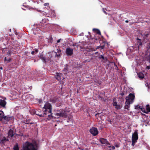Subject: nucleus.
<instances>
[{
	"mask_svg": "<svg viewBox=\"0 0 150 150\" xmlns=\"http://www.w3.org/2000/svg\"><path fill=\"white\" fill-rule=\"evenodd\" d=\"M13 149L14 150H19L18 146L17 143L16 144V145L14 146Z\"/></svg>",
	"mask_w": 150,
	"mask_h": 150,
	"instance_id": "24",
	"label": "nucleus"
},
{
	"mask_svg": "<svg viewBox=\"0 0 150 150\" xmlns=\"http://www.w3.org/2000/svg\"><path fill=\"white\" fill-rule=\"evenodd\" d=\"M148 35H149L148 34H144V35L143 36V37L145 39L146 38H147L148 37Z\"/></svg>",
	"mask_w": 150,
	"mask_h": 150,
	"instance_id": "41",
	"label": "nucleus"
},
{
	"mask_svg": "<svg viewBox=\"0 0 150 150\" xmlns=\"http://www.w3.org/2000/svg\"><path fill=\"white\" fill-rule=\"evenodd\" d=\"M146 69H150V66H148L146 67Z\"/></svg>",
	"mask_w": 150,
	"mask_h": 150,
	"instance_id": "45",
	"label": "nucleus"
},
{
	"mask_svg": "<svg viewBox=\"0 0 150 150\" xmlns=\"http://www.w3.org/2000/svg\"><path fill=\"white\" fill-rule=\"evenodd\" d=\"M22 8V9H23V10H25V9H24V8Z\"/></svg>",
	"mask_w": 150,
	"mask_h": 150,
	"instance_id": "64",
	"label": "nucleus"
},
{
	"mask_svg": "<svg viewBox=\"0 0 150 150\" xmlns=\"http://www.w3.org/2000/svg\"><path fill=\"white\" fill-rule=\"evenodd\" d=\"M76 43H74L73 45L72 46L74 47H76L77 48H78V47H80L81 49H83L84 47L83 46L81 45L80 44H79L77 45H76Z\"/></svg>",
	"mask_w": 150,
	"mask_h": 150,
	"instance_id": "17",
	"label": "nucleus"
},
{
	"mask_svg": "<svg viewBox=\"0 0 150 150\" xmlns=\"http://www.w3.org/2000/svg\"><path fill=\"white\" fill-rule=\"evenodd\" d=\"M103 55H104V54H103V55H100L99 57H98V58L99 59H104V57L103 56Z\"/></svg>",
	"mask_w": 150,
	"mask_h": 150,
	"instance_id": "38",
	"label": "nucleus"
},
{
	"mask_svg": "<svg viewBox=\"0 0 150 150\" xmlns=\"http://www.w3.org/2000/svg\"><path fill=\"white\" fill-rule=\"evenodd\" d=\"M43 109L44 110V114L47 115V114L51 113L52 106L49 103H46Z\"/></svg>",
	"mask_w": 150,
	"mask_h": 150,
	"instance_id": "3",
	"label": "nucleus"
},
{
	"mask_svg": "<svg viewBox=\"0 0 150 150\" xmlns=\"http://www.w3.org/2000/svg\"><path fill=\"white\" fill-rule=\"evenodd\" d=\"M90 133L93 136L97 135L98 133L97 128L95 127H92L89 130Z\"/></svg>",
	"mask_w": 150,
	"mask_h": 150,
	"instance_id": "6",
	"label": "nucleus"
},
{
	"mask_svg": "<svg viewBox=\"0 0 150 150\" xmlns=\"http://www.w3.org/2000/svg\"><path fill=\"white\" fill-rule=\"evenodd\" d=\"M111 147L112 148V150H114L115 149V147L114 146H111Z\"/></svg>",
	"mask_w": 150,
	"mask_h": 150,
	"instance_id": "49",
	"label": "nucleus"
},
{
	"mask_svg": "<svg viewBox=\"0 0 150 150\" xmlns=\"http://www.w3.org/2000/svg\"><path fill=\"white\" fill-rule=\"evenodd\" d=\"M135 95L134 93H130L128 96L126 98V100H129V101L131 102V103H132L135 98Z\"/></svg>",
	"mask_w": 150,
	"mask_h": 150,
	"instance_id": "5",
	"label": "nucleus"
},
{
	"mask_svg": "<svg viewBox=\"0 0 150 150\" xmlns=\"http://www.w3.org/2000/svg\"><path fill=\"white\" fill-rule=\"evenodd\" d=\"M49 3H45L44 4V5L45 6H47L48 5H49Z\"/></svg>",
	"mask_w": 150,
	"mask_h": 150,
	"instance_id": "48",
	"label": "nucleus"
},
{
	"mask_svg": "<svg viewBox=\"0 0 150 150\" xmlns=\"http://www.w3.org/2000/svg\"><path fill=\"white\" fill-rule=\"evenodd\" d=\"M22 150H38L37 148L32 143L26 142L22 147Z\"/></svg>",
	"mask_w": 150,
	"mask_h": 150,
	"instance_id": "2",
	"label": "nucleus"
},
{
	"mask_svg": "<svg viewBox=\"0 0 150 150\" xmlns=\"http://www.w3.org/2000/svg\"><path fill=\"white\" fill-rule=\"evenodd\" d=\"M141 106L139 105H137L135 106V109L139 110L141 108Z\"/></svg>",
	"mask_w": 150,
	"mask_h": 150,
	"instance_id": "39",
	"label": "nucleus"
},
{
	"mask_svg": "<svg viewBox=\"0 0 150 150\" xmlns=\"http://www.w3.org/2000/svg\"><path fill=\"white\" fill-rule=\"evenodd\" d=\"M11 61V59L10 58H9L8 59H6V57H5L4 58V61H7V62H10Z\"/></svg>",
	"mask_w": 150,
	"mask_h": 150,
	"instance_id": "34",
	"label": "nucleus"
},
{
	"mask_svg": "<svg viewBox=\"0 0 150 150\" xmlns=\"http://www.w3.org/2000/svg\"><path fill=\"white\" fill-rule=\"evenodd\" d=\"M137 40H138L137 45H139V46H141L142 45V44L141 42V39L139 38H137Z\"/></svg>",
	"mask_w": 150,
	"mask_h": 150,
	"instance_id": "25",
	"label": "nucleus"
},
{
	"mask_svg": "<svg viewBox=\"0 0 150 150\" xmlns=\"http://www.w3.org/2000/svg\"><path fill=\"white\" fill-rule=\"evenodd\" d=\"M38 51V49H35L33 50L31 52V54L34 55L35 54H37Z\"/></svg>",
	"mask_w": 150,
	"mask_h": 150,
	"instance_id": "23",
	"label": "nucleus"
},
{
	"mask_svg": "<svg viewBox=\"0 0 150 150\" xmlns=\"http://www.w3.org/2000/svg\"><path fill=\"white\" fill-rule=\"evenodd\" d=\"M104 13H106V12H105V11H104Z\"/></svg>",
	"mask_w": 150,
	"mask_h": 150,
	"instance_id": "60",
	"label": "nucleus"
},
{
	"mask_svg": "<svg viewBox=\"0 0 150 150\" xmlns=\"http://www.w3.org/2000/svg\"><path fill=\"white\" fill-rule=\"evenodd\" d=\"M134 144H132V145H134Z\"/></svg>",
	"mask_w": 150,
	"mask_h": 150,
	"instance_id": "61",
	"label": "nucleus"
},
{
	"mask_svg": "<svg viewBox=\"0 0 150 150\" xmlns=\"http://www.w3.org/2000/svg\"><path fill=\"white\" fill-rule=\"evenodd\" d=\"M30 120H26L25 121V124H33V122H30Z\"/></svg>",
	"mask_w": 150,
	"mask_h": 150,
	"instance_id": "30",
	"label": "nucleus"
},
{
	"mask_svg": "<svg viewBox=\"0 0 150 150\" xmlns=\"http://www.w3.org/2000/svg\"><path fill=\"white\" fill-rule=\"evenodd\" d=\"M0 69H2V67H1L0 68Z\"/></svg>",
	"mask_w": 150,
	"mask_h": 150,
	"instance_id": "62",
	"label": "nucleus"
},
{
	"mask_svg": "<svg viewBox=\"0 0 150 150\" xmlns=\"http://www.w3.org/2000/svg\"><path fill=\"white\" fill-rule=\"evenodd\" d=\"M125 93L124 92H122L120 93V95H121L122 96H123L124 95Z\"/></svg>",
	"mask_w": 150,
	"mask_h": 150,
	"instance_id": "44",
	"label": "nucleus"
},
{
	"mask_svg": "<svg viewBox=\"0 0 150 150\" xmlns=\"http://www.w3.org/2000/svg\"><path fill=\"white\" fill-rule=\"evenodd\" d=\"M56 53V54L55 55V56L56 57H60V54L59 53H58L57 52H55Z\"/></svg>",
	"mask_w": 150,
	"mask_h": 150,
	"instance_id": "37",
	"label": "nucleus"
},
{
	"mask_svg": "<svg viewBox=\"0 0 150 150\" xmlns=\"http://www.w3.org/2000/svg\"><path fill=\"white\" fill-rule=\"evenodd\" d=\"M57 53L60 54H61V50L60 49H57Z\"/></svg>",
	"mask_w": 150,
	"mask_h": 150,
	"instance_id": "42",
	"label": "nucleus"
},
{
	"mask_svg": "<svg viewBox=\"0 0 150 150\" xmlns=\"http://www.w3.org/2000/svg\"><path fill=\"white\" fill-rule=\"evenodd\" d=\"M147 87H148V89H150V88L149 87V86L148 85V84H147Z\"/></svg>",
	"mask_w": 150,
	"mask_h": 150,
	"instance_id": "53",
	"label": "nucleus"
},
{
	"mask_svg": "<svg viewBox=\"0 0 150 150\" xmlns=\"http://www.w3.org/2000/svg\"><path fill=\"white\" fill-rule=\"evenodd\" d=\"M128 22H129V21H127V20H126V21H125V22L126 23H128Z\"/></svg>",
	"mask_w": 150,
	"mask_h": 150,
	"instance_id": "56",
	"label": "nucleus"
},
{
	"mask_svg": "<svg viewBox=\"0 0 150 150\" xmlns=\"http://www.w3.org/2000/svg\"><path fill=\"white\" fill-rule=\"evenodd\" d=\"M69 120H67V122H69Z\"/></svg>",
	"mask_w": 150,
	"mask_h": 150,
	"instance_id": "63",
	"label": "nucleus"
},
{
	"mask_svg": "<svg viewBox=\"0 0 150 150\" xmlns=\"http://www.w3.org/2000/svg\"><path fill=\"white\" fill-rule=\"evenodd\" d=\"M7 54H6V55H5V56H6L7 55L8 56H10L12 52L10 50H9L7 49Z\"/></svg>",
	"mask_w": 150,
	"mask_h": 150,
	"instance_id": "26",
	"label": "nucleus"
},
{
	"mask_svg": "<svg viewBox=\"0 0 150 150\" xmlns=\"http://www.w3.org/2000/svg\"><path fill=\"white\" fill-rule=\"evenodd\" d=\"M115 146L116 147H119V146L118 145L116 144L115 145Z\"/></svg>",
	"mask_w": 150,
	"mask_h": 150,
	"instance_id": "51",
	"label": "nucleus"
},
{
	"mask_svg": "<svg viewBox=\"0 0 150 150\" xmlns=\"http://www.w3.org/2000/svg\"><path fill=\"white\" fill-rule=\"evenodd\" d=\"M147 61L150 63V54L147 57Z\"/></svg>",
	"mask_w": 150,
	"mask_h": 150,
	"instance_id": "35",
	"label": "nucleus"
},
{
	"mask_svg": "<svg viewBox=\"0 0 150 150\" xmlns=\"http://www.w3.org/2000/svg\"><path fill=\"white\" fill-rule=\"evenodd\" d=\"M99 114H100L99 113H97L95 115H96V116L97 115H99Z\"/></svg>",
	"mask_w": 150,
	"mask_h": 150,
	"instance_id": "54",
	"label": "nucleus"
},
{
	"mask_svg": "<svg viewBox=\"0 0 150 150\" xmlns=\"http://www.w3.org/2000/svg\"><path fill=\"white\" fill-rule=\"evenodd\" d=\"M147 50H149L150 49V45H149L147 47Z\"/></svg>",
	"mask_w": 150,
	"mask_h": 150,
	"instance_id": "46",
	"label": "nucleus"
},
{
	"mask_svg": "<svg viewBox=\"0 0 150 150\" xmlns=\"http://www.w3.org/2000/svg\"><path fill=\"white\" fill-rule=\"evenodd\" d=\"M60 40H61V39L58 40L57 41V42L59 43L60 42Z\"/></svg>",
	"mask_w": 150,
	"mask_h": 150,
	"instance_id": "50",
	"label": "nucleus"
},
{
	"mask_svg": "<svg viewBox=\"0 0 150 150\" xmlns=\"http://www.w3.org/2000/svg\"><path fill=\"white\" fill-rule=\"evenodd\" d=\"M48 19L46 18L43 19L42 21V23L43 24L42 26L44 28H45L46 27V23H47Z\"/></svg>",
	"mask_w": 150,
	"mask_h": 150,
	"instance_id": "13",
	"label": "nucleus"
},
{
	"mask_svg": "<svg viewBox=\"0 0 150 150\" xmlns=\"http://www.w3.org/2000/svg\"><path fill=\"white\" fill-rule=\"evenodd\" d=\"M99 140L102 144L110 145V144L108 142V141L106 139L103 138H100Z\"/></svg>",
	"mask_w": 150,
	"mask_h": 150,
	"instance_id": "9",
	"label": "nucleus"
},
{
	"mask_svg": "<svg viewBox=\"0 0 150 150\" xmlns=\"http://www.w3.org/2000/svg\"><path fill=\"white\" fill-rule=\"evenodd\" d=\"M40 58L44 62H46V58L44 57L42 55H40Z\"/></svg>",
	"mask_w": 150,
	"mask_h": 150,
	"instance_id": "21",
	"label": "nucleus"
},
{
	"mask_svg": "<svg viewBox=\"0 0 150 150\" xmlns=\"http://www.w3.org/2000/svg\"><path fill=\"white\" fill-rule=\"evenodd\" d=\"M104 46H103L102 47V48L103 49L104 48Z\"/></svg>",
	"mask_w": 150,
	"mask_h": 150,
	"instance_id": "58",
	"label": "nucleus"
},
{
	"mask_svg": "<svg viewBox=\"0 0 150 150\" xmlns=\"http://www.w3.org/2000/svg\"><path fill=\"white\" fill-rule=\"evenodd\" d=\"M8 137H12L14 135L13 131L12 129H10L8 132Z\"/></svg>",
	"mask_w": 150,
	"mask_h": 150,
	"instance_id": "14",
	"label": "nucleus"
},
{
	"mask_svg": "<svg viewBox=\"0 0 150 150\" xmlns=\"http://www.w3.org/2000/svg\"><path fill=\"white\" fill-rule=\"evenodd\" d=\"M7 48H4L2 50V53H4L6 52L7 51Z\"/></svg>",
	"mask_w": 150,
	"mask_h": 150,
	"instance_id": "33",
	"label": "nucleus"
},
{
	"mask_svg": "<svg viewBox=\"0 0 150 150\" xmlns=\"http://www.w3.org/2000/svg\"><path fill=\"white\" fill-rule=\"evenodd\" d=\"M138 77L141 79H143L144 78V75L142 73H139L137 74Z\"/></svg>",
	"mask_w": 150,
	"mask_h": 150,
	"instance_id": "19",
	"label": "nucleus"
},
{
	"mask_svg": "<svg viewBox=\"0 0 150 150\" xmlns=\"http://www.w3.org/2000/svg\"><path fill=\"white\" fill-rule=\"evenodd\" d=\"M113 103H112L113 105L114 106H116L117 105V102L116 101V99L115 98L113 99Z\"/></svg>",
	"mask_w": 150,
	"mask_h": 150,
	"instance_id": "29",
	"label": "nucleus"
},
{
	"mask_svg": "<svg viewBox=\"0 0 150 150\" xmlns=\"http://www.w3.org/2000/svg\"><path fill=\"white\" fill-rule=\"evenodd\" d=\"M115 108L117 109L118 110L120 109L121 107L120 105H117L116 106H115Z\"/></svg>",
	"mask_w": 150,
	"mask_h": 150,
	"instance_id": "36",
	"label": "nucleus"
},
{
	"mask_svg": "<svg viewBox=\"0 0 150 150\" xmlns=\"http://www.w3.org/2000/svg\"><path fill=\"white\" fill-rule=\"evenodd\" d=\"M35 114H36V115H38V116L39 115V114H37V113H36Z\"/></svg>",
	"mask_w": 150,
	"mask_h": 150,
	"instance_id": "59",
	"label": "nucleus"
},
{
	"mask_svg": "<svg viewBox=\"0 0 150 150\" xmlns=\"http://www.w3.org/2000/svg\"><path fill=\"white\" fill-rule=\"evenodd\" d=\"M99 55V53L98 52H96L95 53V57H97Z\"/></svg>",
	"mask_w": 150,
	"mask_h": 150,
	"instance_id": "40",
	"label": "nucleus"
},
{
	"mask_svg": "<svg viewBox=\"0 0 150 150\" xmlns=\"http://www.w3.org/2000/svg\"><path fill=\"white\" fill-rule=\"evenodd\" d=\"M94 82L95 83L98 84L99 85H100L101 83V81L98 79H96L95 80H94Z\"/></svg>",
	"mask_w": 150,
	"mask_h": 150,
	"instance_id": "22",
	"label": "nucleus"
},
{
	"mask_svg": "<svg viewBox=\"0 0 150 150\" xmlns=\"http://www.w3.org/2000/svg\"><path fill=\"white\" fill-rule=\"evenodd\" d=\"M51 114L50 115H48V117H49L50 118H51V117H52V115H51L52 114V113H50Z\"/></svg>",
	"mask_w": 150,
	"mask_h": 150,
	"instance_id": "43",
	"label": "nucleus"
},
{
	"mask_svg": "<svg viewBox=\"0 0 150 150\" xmlns=\"http://www.w3.org/2000/svg\"><path fill=\"white\" fill-rule=\"evenodd\" d=\"M23 6L25 8H28V9L30 10H31L34 9L33 8L30 7L28 5H23Z\"/></svg>",
	"mask_w": 150,
	"mask_h": 150,
	"instance_id": "27",
	"label": "nucleus"
},
{
	"mask_svg": "<svg viewBox=\"0 0 150 150\" xmlns=\"http://www.w3.org/2000/svg\"><path fill=\"white\" fill-rule=\"evenodd\" d=\"M0 140L1 141L0 144H4L6 142L9 141V139H6L5 137H3L2 139L1 138Z\"/></svg>",
	"mask_w": 150,
	"mask_h": 150,
	"instance_id": "11",
	"label": "nucleus"
},
{
	"mask_svg": "<svg viewBox=\"0 0 150 150\" xmlns=\"http://www.w3.org/2000/svg\"><path fill=\"white\" fill-rule=\"evenodd\" d=\"M3 120L6 121H9L11 120V117L9 116H4L3 118Z\"/></svg>",
	"mask_w": 150,
	"mask_h": 150,
	"instance_id": "20",
	"label": "nucleus"
},
{
	"mask_svg": "<svg viewBox=\"0 0 150 150\" xmlns=\"http://www.w3.org/2000/svg\"><path fill=\"white\" fill-rule=\"evenodd\" d=\"M131 104V102L129 101V100H127L125 102V105L124 107V108L127 109L128 111L129 110V108L130 106V104Z\"/></svg>",
	"mask_w": 150,
	"mask_h": 150,
	"instance_id": "10",
	"label": "nucleus"
},
{
	"mask_svg": "<svg viewBox=\"0 0 150 150\" xmlns=\"http://www.w3.org/2000/svg\"><path fill=\"white\" fill-rule=\"evenodd\" d=\"M54 114L55 118H58L59 117L66 118L67 116L68 113L65 109H61L55 112Z\"/></svg>",
	"mask_w": 150,
	"mask_h": 150,
	"instance_id": "1",
	"label": "nucleus"
},
{
	"mask_svg": "<svg viewBox=\"0 0 150 150\" xmlns=\"http://www.w3.org/2000/svg\"><path fill=\"white\" fill-rule=\"evenodd\" d=\"M40 117H42L43 116V115L42 114L39 115Z\"/></svg>",
	"mask_w": 150,
	"mask_h": 150,
	"instance_id": "52",
	"label": "nucleus"
},
{
	"mask_svg": "<svg viewBox=\"0 0 150 150\" xmlns=\"http://www.w3.org/2000/svg\"><path fill=\"white\" fill-rule=\"evenodd\" d=\"M146 110L148 112H150V106L149 105L147 104L146 105Z\"/></svg>",
	"mask_w": 150,
	"mask_h": 150,
	"instance_id": "28",
	"label": "nucleus"
},
{
	"mask_svg": "<svg viewBox=\"0 0 150 150\" xmlns=\"http://www.w3.org/2000/svg\"><path fill=\"white\" fill-rule=\"evenodd\" d=\"M70 67L67 64L65 65L64 68L63 70L64 73L65 74H67L69 72H71V71L70 69Z\"/></svg>",
	"mask_w": 150,
	"mask_h": 150,
	"instance_id": "8",
	"label": "nucleus"
},
{
	"mask_svg": "<svg viewBox=\"0 0 150 150\" xmlns=\"http://www.w3.org/2000/svg\"><path fill=\"white\" fill-rule=\"evenodd\" d=\"M78 49V48H77L76 47H74V50L75 51H76Z\"/></svg>",
	"mask_w": 150,
	"mask_h": 150,
	"instance_id": "47",
	"label": "nucleus"
},
{
	"mask_svg": "<svg viewBox=\"0 0 150 150\" xmlns=\"http://www.w3.org/2000/svg\"><path fill=\"white\" fill-rule=\"evenodd\" d=\"M4 116V112L0 110V121H2Z\"/></svg>",
	"mask_w": 150,
	"mask_h": 150,
	"instance_id": "15",
	"label": "nucleus"
},
{
	"mask_svg": "<svg viewBox=\"0 0 150 150\" xmlns=\"http://www.w3.org/2000/svg\"><path fill=\"white\" fill-rule=\"evenodd\" d=\"M140 109L142 111L144 112V113H148V112L147 111H145V109L144 108H141H141Z\"/></svg>",
	"mask_w": 150,
	"mask_h": 150,
	"instance_id": "32",
	"label": "nucleus"
},
{
	"mask_svg": "<svg viewBox=\"0 0 150 150\" xmlns=\"http://www.w3.org/2000/svg\"><path fill=\"white\" fill-rule=\"evenodd\" d=\"M50 58H51L52 57V54L50 55Z\"/></svg>",
	"mask_w": 150,
	"mask_h": 150,
	"instance_id": "57",
	"label": "nucleus"
},
{
	"mask_svg": "<svg viewBox=\"0 0 150 150\" xmlns=\"http://www.w3.org/2000/svg\"><path fill=\"white\" fill-rule=\"evenodd\" d=\"M109 145V146H108V147L109 148L111 147V146H110V145Z\"/></svg>",
	"mask_w": 150,
	"mask_h": 150,
	"instance_id": "55",
	"label": "nucleus"
},
{
	"mask_svg": "<svg viewBox=\"0 0 150 150\" xmlns=\"http://www.w3.org/2000/svg\"><path fill=\"white\" fill-rule=\"evenodd\" d=\"M73 49L69 47L66 49V53L68 56H71L73 54Z\"/></svg>",
	"mask_w": 150,
	"mask_h": 150,
	"instance_id": "7",
	"label": "nucleus"
},
{
	"mask_svg": "<svg viewBox=\"0 0 150 150\" xmlns=\"http://www.w3.org/2000/svg\"><path fill=\"white\" fill-rule=\"evenodd\" d=\"M51 101L52 102V103H55L57 102V99L56 98H55L51 99Z\"/></svg>",
	"mask_w": 150,
	"mask_h": 150,
	"instance_id": "31",
	"label": "nucleus"
},
{
	"mask_svg": "<svg viewBox=\"0 0 150 150\" xmlns=\"http://www.w3.org/2000/svg\"><path fill=\"white\" fill-rule=\"evenodd\" d=\"M6 104V102L4 100L1 99L0 100V106L5 108Z\"/></svg>",
	"mask_w": 150,
	"mask_h": 150,
	"instance_id": "12",
	"label": "nucleus"
},
{
	"mask_svg": "<svg viewBox=\"0 0 150 150\" xmlns=\"http://www.w3.org/2000/svg\"><path fill=\"white\" fill-rule=\"evenodd\" d=\"M93 32L96 33L97 34L101 35V33L99 29L96 28H93Z\"/></svg>",
	"mask_w": 150,
	"mask_h": 150,
	"instance_id": "18",
	"label": "nucleus"
},
{
	"mask_svg": "<svg viewBox=\"0 0 150 150\" xmlns=\"http://www.w3.org/2000/svg\"><path fill=\"white\" fill-rule=\"evenodd\" d=\"M138 138L137 130H136L132 135V144H135L136 143Z\"/></svg>",
	"mask_w": 150,
	"mask_h": 150,
	"instance_id": "4",
	"label": "nucleus"
},
{
	"mask_svg": "<svg viewBox=\"0 0 150 150\" xmlns=\"http://www.w3.org/2000/svg\"><path fill=\"white\" fill-rule=\"evenodd\" d=\"M62 74L59 73H57L56 76V78L58 81H60L61 80V76Z\"/></svg>",
	"mask_w": 150,
	"mask_h": 150,
	"instance_id": "16",
	"label": "nucleus"
}]
</instances>
